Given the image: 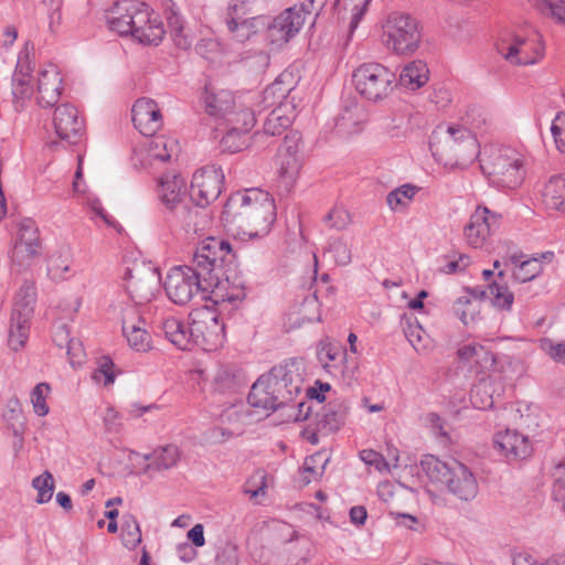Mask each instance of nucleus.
Returning a JSON list of instances; mask_svg holds the SVG:
<instances>
[{"label": "nucleus", "mask_w": 565, "mask_h": 565, "mask_svg": "<svg viewBox=\"0 0 565 565\" xmlns=\"http://www.w3.org/2000/svg\"><path fill=\"white\" fill-rule=\"evenodd\" d=\"M71 330L67 323L57 322L54 324L53 329V342L61 349L65 348L66 344H70L71 340Z\"/></svg>", "instance_id": "0e129e2a"}, {"label": "nucleus", "mask_w": 565, "mask_h": 565, "mask_svg": "<svg viewBox=\"0 0 565 565\" xmlns=\"http://www.w3.org/2000/svg\"><path fill=\"white\" fill-rule=\"evenodd\" d=\"M24 318L11 316L8 344L13 351H19L29 338L30 322L22 321Z\"/></svg>", "instance_id": "c03bdc74"}, {"label": "nucleus", "mask_w": 565, "mask_h": 565, "mask_svg": "<svg viewBox=\"0 0 565 565\" xmlns=\"http://www.w3.org/2000/svg\"><path fill=\"white\" fill-rule=\"evenodd\" d=\"M264 22H266V15H257L249 19H243V17H226L228 31L239 43L248 41L253 35L264 30Z\"/></svg>", "instance_id": "c85d7f7f"}, {"label": "nucleus", "mask_w": 565, "mask_h": 565, "mask_svg": "<svg viewBox=\"0 0 565 565\" xmlns=\"http://www.w3.org/2000/svg\"><path fill=\"white\" fill-rule=\"evenodd\" d=\"M29 45L30 43L26 42L24 49L19 54L13 78H29L31 76L33 68L30 63Z\"/></svg>", "instance_id": "bf43d9fd"}, {"label": "nucleus", "mask_w": 565, "mask_h": 565, "mask_svg": "<svg viewBox=\"0 0 565 565\" xmlns=\"http://www.w3.org/2000/svg\"><path fill=\"white\" fill-rule=\"evenodd\" d=\"M41 242L39 228L32 218H23L19 223L18 237L10 252V271L20 275L28 270L33 259L40 255Z\"/></svg>", "instance_id": "ddd939ff"}, {"label": "nucleus", "mask_w": 565, "mask_h": 565, "mask_svg": "<svg viewBox=\"0 0 565 565\" xmlns=\"http://www.w3.org/2000/svg\"><path fill=\"white\" fill-rule=\"evenodd\" d=\"M38 299L36 286L33 280L24 279L19 287L13 301L11 316L31 321Z\"/></svg>", "instance_id": "a878e982"}, {"label": "nucleus", "mask_w": 565, "mask_h": 565, "mask_svg": "<svg viewBox=\"0 0 565 565\" xmlns=\"http://www.w3.org/2000/svg\"><path fill=\"white\" fill-rule=\"evenodd\" d=\"M234 258L227 241L207 237L195 248L190 265L174 267L168 274L163 287L169 299L175 305L188 303L195 295L207 299L221 280L223 264Z\"/></svg>", "instance_id": "f257e3e1"}, {"label": "nucleus", "mask_w": 565, "mask_h": 565, "mask_svg": "<svg viewBox=\"0 0 565 565\" xmlns=\"http://www.w3.org/2000/svg\"><path fill=\"white\" fill-rule=\"evenodd\" d=\"M494 383L490 376L481 377L472 385L470 391V402L477 409H490L494 405Z\"/></svg>", "instance_id": "72a5a7b5"}, {"label": "nucleus", "mask_w": 565, "mask_h": 565, "mask_svg": "<svg viewBox=\"0 0 565 565\" xmlns=\"http://www.w3.org/2000/svg\"><path fill=\"white\" fill-rule=\"evenodd\" d=\"M241 373L235 365H222L214 376L215 388L220 392H230L241 384Z\"/></svg>", "instance_id": "79ce46f5"}, {"label": "nucleus", "mask_w": 565, "mask_h": 565, "mask_svg": "<svg viewBox=\"0 0 565 565\" xmlns=\"http://www.w3.org/2000/svg\"><path fill=\"white\" fill-rule=\"evenodd\" d=\"M523 255L514 254L511 255L504 264L507 265L510 262L515 266L512 277L518 282H527L536 278L541 273V265L535 259H522Z\"/></svg>", "instance_id": "c9c22d12"}, {"label": "nucleus", "mask_w": 565, "mask_h": 565, "mask_svg": "<svg viewBox=\"0 0 565 565\" xmlns=\"http://www.w3.org/2000/svg\"><path fill=\"white\" fill-rule=\"evenodd\" d=\"M356 92L371 102L386 98L393 90L396 76L380 63H364L353 72Z\"/></svg>", "instance_id": "9d476101"}, {"label": "nucleus", "mask_w": 565, "mask_h": 565, "mask_svg": "<svg viewBox=\"0 0 565 565\" xmlns=\"http://www.w3.org/2000/svg\"><path fill=\"white\" fill-rule=\"evenodd\" d=\"M326 253L329 254L339 266L351 263L352 254L349 244L341 237H332L328 241Z\"/></svg>", "instance_id": "49530a36"}, {"label": "nucleus", "mask_w": 565, "mask_h": 565, "mask_svg": "<svg viewBox=\"0 0 565 565\" xmlns=\"http://www.w3.org/2000/svg\"><path fill=\"white\" fill-rule=\"evenodd\" d=\"M295 89L292 74L289 72H282L274 83L268 85L263 92V100L268 105L278 104L280 106L281 102L288 103V108L291 111H295L296 105L294 104V97L291 93Z\"/></svg>", "instance_id": "b1692460"}, {"label": "nucleus", "mask_w": 565, "mask_h": 565, "mask_svg": "<svg viewBox=\"0 0 565 565\" xmlns=\"http://www.w3.org/2000/svg\"><path fill=\"white\" fill-rule=\"evenodd\" d=\"M166 18L174 44L179 49L188 50L192 44V40L183 32L184 21L182 15L174 8L170 7L166 9Z\"/></svg>", "instance_id": "58836bf2"}, {"label": "nucleus", "mask_w": 565, "mask_h": 565, "mask_svg": "<svg viewBox=\"0 0 565 565\" xmlns=\"http://www.w3.org/2000/svg\"><path fill=\"white\" fill-rule=\"evenodd\" d=\"M493 445L509 462L523 460L532 452V446L527 436L512 429L498 431L494 435Z\"/></svg>", "instance_id": "6ab92c4d"}, {"label": "nucleus", "mask_w": 565, "mask_h": 565, "mask_svg": "<svg viewBox=\"0 0 565 565\" xmlns=\"http://www.w3.org/2000/svg\"><path fill=\"white\" fill-rule=\"evenodd\" d=\"M3 418L12 430L13 436L19 439V444L21 446L25 430V423L19 399L14 398L8 402L7 409L3 413Z\"/></svg>", "instance_id": "ea45409f"}, {"label": "nucleus", "mask_w": 565, "mask_h": 565, "mask_svg": "<svg viewBox=\"0 0 565 565\" xmlns=\"http://www.w3.org/2000/svg\"><path fill=\"white\" fill-rule=\"evenodd\" d=\"M289 109L287 102H281L280 106L273 109L264 122V132L269 136H279L289 128L295 117L294 111L287 114Z\"/></svg>", "instance_id": "2f4dec72"}, {"label": "nucleus", "mask_w": 565, "mask_h": 565, "mask_svg": "<svg viewBox=\"0 0 565 565\" xmlns=\"http://www.w3.org/2000/svg\"><path fill=\"white\" fill-rule=\"evenodd\" d=\"M200 105L210 117L222 120L234 108L235 99L230 90H214L205 86L200 96Z\"/></svg>", "instance_id": "4be33fe9"}, {"label": "nucleus", "mask_w": 565, "mask_h": 565, "mask_svg": "<svg viewBox=\"0 0 565 565\" xmlns=\"http://www.w3.org/2000/svg\"><path fill=\"white\" fill-rule=\"evenodd\" d=\"M222 120L224 121L225 130H227V128H235L239 130V132L245 134H248L256 122L254 113L250 109L243 107L237 108L236 105Z\"/></svg>", "instance_id": "4c0bfd02"}, {"label": "nucleus", "mask_w": 565, "mask_h": 565, "mask_svg": "<svg viewBox=\"0 0 565 565\" xmlns=\"http://www.w3.org/2000/svg\"><path fill=\"white\" fill-rule=\"evenodd\" d=\"M301 168L299 154L280 153V168L278 171L279 186L288 193L294 188Z\"/></svg>", "instance_id": "473e14b6"}, {"label": "nucleus", "mask_w": 565, "mask_h": 565, "mask_svg": "<svg viewBox=\"0 0 565 565\" xmlns=\"http://www.w3.org/2000/svg\"><path fill=\"white\" fill-rule=\"evenodd\" d=\"M32 486L38 490L36 502L46 503L52 499L54 492V478L51 472L44 471L33 479Z\"/></svg>", "instance_id": "8fccbe9b"}, {"label": "nucleus", "mask_w": 565, "mask_h": 565, "mask_svg": "<svg viewBox=\"0 0 565 565\" xmlns=\"http://www.w3.org/2000/svg\"><path fill=\"white\" fill-rule=\"evenodd\" d=\"M51 390L47 383H39L32 390L31 393V402L33 404V408L36 415L45 416L49 413V406L45 402V393Z\"/></svg>", "instance_id": "864d4df0"}, {"label": "nucleus", "mask_w": 565, "mask_h": 565, "mask_svg": "<svg viewBox=\"0 0 565 565\" xmlns=\"http://www.w3.org/2000/svg\"><path fill=\"white\" fill-rule=\"evenodd\" d=\"M338 354L339 349L330 343H321L317 351L318 360L323 367H327L330 361H334Z\"/></svg>", "instance_id": "774afa93"}, {"label": "nucleus", "mask_w": 565, "mask_h": 565, "mask_svg": "<svg viewBox=\"0 0 565 565\" xmlns=\"http://www.w3.org/2000/svg\"><path fill=\"white\" fill-rule=\"evenodd\" d=\"M551 132L553 135L555 145L557 149L565 153V113L559 111L555 116L552 126Z\"/></svg>", "instance_id": "4d7b16f0"}, {"label": "nucleus", "mask_w": 565, "mask_h": 565, "mask_svg": "<svg viewBox=\"0 0 565 565\" xmlns=\"http://www.w3.org/2000/svg\"><path fill=\"white\" fill-rule=\"evenodd\" d=\"M199 206H191L188 201H185L174 213L173 215L177 220L183 223L185 226L193 227L196 231L204 222L198 221L200 211Z\"/></svg>", "instance_id": "603ef678"}, {"label": "nucleus", "mask_w": 565, "mask_h": 565, "mask_svg": "<svg viewBox=\"0 0 565 565\" xmlns=\"http://www.w3.org/2000/svg\"><path fill=\"white\" fill-rule=\"evenodd\" d=\"M360 458L363 462L369 466H374L379 471H388L390 463L385 459V457L373 450V449H364L360 452Z\"/></svg>", "instance_id": "13d9d810"}, {"label": "nucleus", "mask_w": 565, "mask_h": 565, "mask_svg": "<svg viewBox=\"0 0 565 565\" xmlns=\"http://www.w3.org/2000/svg\"><path fill=\"white\" fill-rule=\"evenodd\" d=\"M489 173L498 185L507 189L519 186L524 179L522 160L509 150L500 152L492 159Z\"/></svg>", "instance_id": "a211bd4d"}, {"label": "nucleus", "mask_w": 565, "mask_h": 565, "mask_svg": "<svg viewBox=\"0 0 565 565\" xmlns=\"http://www.w3.org/2000/svg\"><path fill=\"white\" fill-rule=\"evenodd\" d=\"M108 320L119 326L128 347L138 353L152 349V337L143 311L128 301H113L108 308Z\"/></svg>", "instance_id": "0eeeda50"}, {"label": "nucleus", "mask_w": 565, "mask_h": 565, "mask_svg": "<svg viewBox=\"0 0 565 565\" xmlns=\"http://www.w3.org/2000/svg\"><path fill=\"white\" fill-rule=\"evenodd\" d=\"M276 220V206L268 192L248 189L233 193L225 202L222 221L242 239L266 236Z\"/></svg>", "instance_id": "f03ea898"}, {"label": "nucleus", "mask_w": 565, "mask_h": 565, "mask_svg": "<svg viewBox=\"0 0 565 565\" xmlns=\"http://www.w3.org/2000/svg\"><path fill=\"white\" fill-rule=\"evenodd\" d=\"M62 86V77L55 64H49L42 70L38 81V103L41 107L55 106L60 99Z\"/></svg>", "instance_id": "412c9836"}, {"label": "nucleus", "mask_w": 565, "mask_h": 565, "mask_svg": "<svg viewBox=\"0 0 565 565\" xmlns=\"http://www.w3.org/2000/svg\"><path fill=\"white\" fill-rule=\"evenodd\" d=\"M174 147L173 140H168L163 136L157 137L151 140L149 146L150 157L160 161H169L172 156Z\"/></svg>", "instance_id": "3c124183"}, {"label": "nucleus", "mask_w": 565, "mask_h": 565, "mask_svg": "<svg viewBox=\"0 0 565 565\" xmlns=\"http://www.w3.org/2000/svg\"><path fill=\"white\" fill-rule=\"evenodd\" d=\"M384 45L398 55L414 54L420 45L418 21L403 12L391 13L382 25Z\"/></svg>", "instance_id": "6e6552de"}, {"label": "nucleus", "mask_w": 565, "mask_h": 565, "mask_svg": "<svg viewBox=\"0 0 565 565\" xmlns=\"http://www.w3.org/2000/svg\"><path fill=\"white\" fill-rule=\"evenodd\" d=\"M429 78L427 64L422 60L412 61L406 64L399 75L402 86L416 90L424 86Z\"/></svg>", "instance_id": "7c9ffc66"}, {"label": "nucleus", "mask_w": 565, "mask_h": 565, "mask_svg": "<svg viewBox=\"0 0 565 565\" xmlns=\"http://www.w3.org/2000/svg\"><path fill=\"white\" fill-rule=\"evenodd\" d=\"M350 406L345 399H335L323 407L318 428L326 434L334 433L344 425Z\"/></svg>", "instance_id": "bb28decb"}, {"label": "nucleus", "mask_w": 565, "mask_h": 565, "mask_svg": "<svg viewBox=\"0 0 565 565\" xmlns=\"http://www.w3.org/2000/svg\"><path fill=\"white\" fill-rule=\"evenodd\" d=\"M108 30L146 45H158L166 33L159 15L139 0H111Z\"/></svg>", "instance_id": "20e7f679"}, {"label": "nucleus", "mask_w": 565, "mask_h": 565, "mask_svg": "<svg viewBox=\"0 0 565 565\" xmlns=\"http://www.w3.org/2000/svg\"><path fill=\"white\" fill-rule=\"evenodd\" d=\"M543 196L551 207L565 211V174L553 175L544 186Z\"/></svg>", "instance_id": "e433bc0d"}, {"label": "nucleus", "mask_w": 565, "mask_h": 565, "mask_svg": "<svg viewBox=\"0 0 565 565\" xmlns=\"http://www.w3.org/2000/svg\"><path fill=\"white\" fill-rule=\"evenodd\" d=\"M84 205L94 222L100 221L106 223V211L104 210L103 202L99 198L93 193H88L84 199Z\"/></svg>", "instance_id": "6e6d98bb"}, {"label": "nucleus", "mask_w": 565, "mask_h": 565, "mask_svg": "<svg viewBox=\"0 0 565 565\" xmlns=\"http://www.w3.org/2000/svg\"><path fill=\"white\" fill-rule=\"evenodd\" d=\"M309 13L307 6H294L286 9L279 15L271 19L266 15L264 30L267 31V39L276 49L281 47L292 39L305 23L306 14Z\"/></svg>", "instance_id": "4468645a"}, {"label": "nucleus", "mask_w": 565, "mask_h": 565, "mask_svg": "<svg viewBox=\"0 0 565 565\" xmlns=\"http://www.w3.org/2000/svg\"><path fill=\"white\" fill-rule=\"evenodd\" d=\"M71 271V249L68 246L60 247L47 259V276L54 281L64 280Z\"/></svg>", "instance_id": "f704fd0d"}, {"label": "nucleus", "mask_w": 565, "mask_h": 565, "mask_svg": "<svg viewBox=\"0 0 565 565\" xmlns=\"http://www.w3.org/2000/svg\"><path fill=\"white\" fill-rule=\"evenodd\" d=\"M418 188L406 183L391 191L386 196V203L391 210L396 211L401 206H405L417 193Z\"/></svg>", "instance_id": "de8ad7c7"}, {"label": "nucleus", "mask_w": 565, "mask_h": 565, "mask_svg": "<svg viewBox=\"0 0 565 565\" xmlns=\"http://www.w3.org/2000/svg\"><path fill=\"white\" fill-rule=\"evenodd\" d=\"M480 297H489L494 307L503 310H511L514 296L507 285L492 281L488 286V290H481Z\"/></svg>", "instance_id": "a19ab883"}, {"label": "nucleus", "mask_w": 565, "mask_h": 565, "mask_svg": "<svg viewBox=\"0 0 565 565\" xmlns=\"http://www.w3.org/2000/svg\"><path fill=\"white\" fill-rule=\"evenodd\" d=\"M132 122L143 136H153L162 126V115L157 103L148 97L136 100L132 107Z\"/></svg>", "instance_id": "aec40b11"}, {"label": "nucleus", "mask_w": 565, "mask_h": 565, "mask_svg": "<svg viewBox=\"0 0 565 565\" xmlns=\"http://www.w3.org/2000/svg\"><path fill=\"white\" fill-rule=\"evenodd\" d=\"M541 13L565 24V0H530Z\"/></svg>", "instance_id": "09e8293b"}, {"label": "nucleus", "mask_w": 565, "mask_h": 565, "mask_svg": "<svg viewBox=\"0 0 565 565\" xmlns=\"http://www.w3.org/2000/svg\"><path fill=\"white\" fill-rule=\"evenodd\" d=\"M32 92L29 78H13L12 95L15 109L23 106V102L31 97Z\"/></svg>", "instance_id": "5fc2aeb1"}, {"label": "nucleus", "mask_w": 565, "mask_h": 565, "mask_svg": "<svg viewBox=\"0 0 565 565\" xmlns=\"http://www.w3.org/2000/svg\"><path fill=\"white\" fill-rule=\"evenodd\" d=\"M159 195L166 209L174 213L186 201L183 178L177 174L162 178Z\"/></svg>", "instance_id": "393cba45"}, {"label": "nucleus", "mask_w": 565, "mask_h": 565, "mask_svg": "<svg viewBox=\"0 0 565 565\" xmlns=\"http://www.w3.org/2000/svg\"><path fill=\"white\" fill-rule=\"evenodd\" d=\"M70 363L73 367L81 365L83 356V344L78 339H71L70 344L65 347Z\"/></svg>", "instance_id": "69168bd1"}, {"label": "nucleus", "mask_w": 565, "mask_h": 565, "mask_svg": "<svg viewBox=\"0 0 565 565\" xmlns=\"http://www.w3.org/2000/svg\"><path fill=\"white\" fill-rule=\"evenodd\" d=\"M404 333L416 351H419L420 348L425 347L424 339L426 337V332L419 324L414 326L409 323L404 330Z\"/></svg>", "instance_id": "e2e57ef3"}, {"label": "nucleus", "mask_w": 565, "mask_h": 565, "mask_svg": "<svg viewBox=\"0 0 565 565\" xmlns=\"http://www.w3.org/2000/svg\"><path fill=\"white\" fill-rule=\"evenodd\" d=\"M248 147V134L235 128H227L220 140L222 152L236 153Z\"/></svg>", "instance_id": "a18cd8bd"}, {"label": "nucleus", "mask_w": 565, "mask_h": 565, "mask_svg": "<svg viewBox=\"0 0 565 565\" xmlns=\"http://www.w3.org/2000/svg\"><path fill=\"white\" fill-rule=\"evenodd\" d=\"M553 497L556 501L565 500V462H559L554 470Z\"/></svg>", "instance_id": "680f3d73"}, {"label": "nucleus", "mask_w": 565, "mask_h": 565, "mask_svg": "<svg viewBox=\"0 0 565 565\" xmlns=\"http://www.w3.org/2000/svg\"><path fill=\"white\" fill-rule=\"evenodd\" d=\"M255 0H231L227 8V17H245L250 12V7Z\"/></svg>", "instance_id": "338daca9"}, {"label": "nucleus", "mask_w": 565, "mask_h": 565, "mask_svg": "<svg viewBox=\"0 0 565 565\" xmlns=\"http://www.w3.org/2000/svg\"><path fill=\"white\" fill-rule=\"evenodd\" d=\"M497 51L514 65H533L544 56L542 36L534 30L501 39L497 43Z\"/></svg>", "instance_id": "9b49d317"}, {"label": "nucleus", "mask_w": 565, "mask_h": 565, "mask_svg": "<svg viewBox=\"0 0 565 565\" xmlns=\"http://www.w3.org/2000/svg\"><path fill=\"white\" fill-rule=\"evenodd\" d=\"M118 235L117 244L121 253V268L118 270L127 294L115 301H128L138 309L151 302L160 290L161 275L157 267L139 259L140 253L134 246L124 227L108 216V231Z\"/></svg>", "instance_id": "7ed1b4c3"}, {"label": "nucleus", "mask_w": 565, "mask_h": 565, "mask_svg": "<svg viewBox=\"0 0 565 565\" xmlns=\"http://www.w3.org/2000/svg\"><path fill=\"white\" fill-rule=\"evenodd\" d=\"M53 126L58 140H50L46 146L50 149H57L60 146L66 149L68 146L77 145L83 136L84 122L78 117L77 109L66 103L55 108Z\"/></svg>", "instance_id": "2eb2a0df"}, {"label": "nucleus", "mask_w": 565, "mask_h": 565, "mask_svg": "<svg viewBox=\"0 0 565 565\" xmlns=\"http://www.w3.org/2000/svg\"><path fill=\"white\" fill-rule=\"evenodd\" d=\"M500 220V214L486 206H478L465 226V237L469 246L482 247L488 237L498 230Z\"/></svg>", "instance_id": "f3484780"}, {"label": "nucleus", "mask_w": 565, "mask_h": 565, "mask_svg": "<svg viewBox=\"0 0 565 565\" xmlns=\"http://www.w3.org/2000/svg\"><path fill=\"white\" fill-rule=\"evenodd\" d=\"M323 221L332 228L343 230L349 224L350 216L347 211L334 207L323 217Z\"/></svg>", "instance_id": "052dcab7"}, {"label": "nucleus", "mask_w": 565, "mask_h": 565, "mask_svg": "<svg viewBox=\"0 0 565 565\" xmlns=\"http://www.w3.org/2000/svg\"><path fill=\"white\" fill-rule=\"evenodd\" d=\"M160 329L166 339L180 350H190L192 347L190 323L185 324L174 317H166L160 321Z\"/></svg>", "instance_id": "cd10ccee"}, {"label": "nucleus", "mask_w": 565, "mask_h": 565, "mask_svg": "<svg viewBox=\"0 0 565 565\" xmlns=\"http://www.w3.org/2000/svg\"><path fill=\"white\" fill-rule=\"evenodd\" d=\"M429 149L438 161L448 153L462 160H472L479 153L476 136L466 127L457 125L448 126L444 132L435 130L429 140Z\"/></svg>", "instance_id": "1a4fd4ad"}, {"label": "nucleus", "mask_w": 565, "mask_h": 565, "mask_svg": "<svg viewBox=\"0 0 565 565\" xmlns=\"http://www.w3.org/2000/svg\"><path fill=\"white\" fill-rule=\"evenodd\" d=\"M120 537L128 550H134L141 542V532L138 522L130 513L121 516Z\"/></svg>", "instance_id": "37998d69"}, {"label": "nucleus", "mask_w": 565, "mask_h": 565, "mask_svg": "<svg viewBox=\"0 0 565 565\" xmlns=\"http://www.w3.org/2000/svg\"><path fill=\"white\" fill-rule=\"evenodd\" d=\"M143 458L149 461L146 470H167L177 465L180 459V450L175 445H167L145 455Z\"/></svg>", "instance_id": "c756f323"}, {"label": "nucleus", "mask_w": 565, "mask_h": 565, "mask_svg": "<svg viewBox=\"0 0 565 565\" xmlns=\"http://www.w3.org/2000/svg\"><path fill=\"white\" fill-rule=\"evenodd\" d=\"M420 467L430 482L445 487L459 500L470 501L479 492V484L473 472L454 458L440 460L434 455H425L420 460Z\"/></svg>", "instance_id": "423d86ee"}, {"label": "nucleus", "mask_w": 565, "mask_h": 565, "mask_svg": "<svg viewBox=\"0 0 565 565\" xmlns=\"http://www.w3.org/2000/svg\"><path fill=\"white\" fill-rule=\"evenodd\" d=\"M189 318L192 345L210 351L223 343L225 326L213 306L195 308Z\"/></svg>", "instance_id": "f8f14e48"}, {"label": "nucleus", "mask_w": 565, "mask_h": 565, "mask_svg": "<svg viewBox=\"0 0 565 565\" xmlns=\"http://www.w3.org/2000/svg\"><path fill=\"white\" fill-rule=\"evenodd\" d=\"M224 173L220 166L210 164L194 172L190 186V201L205 207L215 201L221 192Z\"/></svg>", "instance_id": "dca6fc26"}, {"label": "nucleus", "mask_w": 565, "mask_h": 565, "mask_svg": "<svg viewBox=\"0 0 565 565\" xmlns=\"http://www.w3.org/2000/svg\"><path fill=\"white\" fill-rule=\"evenodd\" d=\"M297 362L290 360L276 365L267 374H263L253 384L247 396L248 404L265 412H275L289 405L301 392L302 376L296 367Z\"/></svg>", "instance_id": "39448f33"}, {"label": "nucleus", "mask_w": 565, "mask_h": 565, "mask_svg": "<svg viewBox=\"0 0 565 565\" xmlns=\"http://www.w3.org/2000/svg\"><path fill=\"white\" fill-rule=\"evenodd\" d=\"M457 356L462 363H468L477 373L490 371L495 363L493 353L477 342H469L460 345Z\"/></svg>", "instance_id": "5701e85b"}]
</instances>
